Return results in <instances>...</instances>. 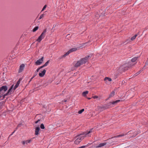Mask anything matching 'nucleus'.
Segmentation results:
<instances>
[{
  "label": "nucleus",
  "mask_w": 148,
  "mask_h": 148,
  "mask_svg": "<svg viewBox=\"0 0 148 148\" xmlns=\"http://www.w3.org/2000/svg\"><path fill=\"white\" fill-rule=\"evenodd\" d=\"M25 65L24 64H22L20 66V68L19 70V72H21L24 70Z\"/></svg>",
  "instance_id": "nucleus-7"
},
{
  "label": "nucleus",
  "mask_w": 148,
  "mask_h": 148,
  "mask_svg": "<svg viewBox=\"0 0 148 148\" xmlns=\"http://www.w3.org/2000/svg\"><path fill=\"white\" fill-rule=\"evenodd\" d=\"M104 80L106 82H107V81L111 82L112 81V79L108 77H106L104 79Z\"/></svg>",
  "instance_id": "nucleus-13"
},
{
  "label": "nucleus",
  "mask_w": 148,
  "mask_h": 148,
  "mask_svg": "<svg viewBox=\"0 0 148 148\" xmlns=\"http://www.w3.org/2000/svg\"><path fill=\"white\" fill-rule=\"evenodd\" d=\"M100 16L98 14H96V17H97V19H98L99 18Z\"/></svg>",
  "instance_id": "nucleus-34"
},
{
  "label": "nucleus",
  "mask_w": 148,
  "mask_h": 148,
  "mask_svg": "<svg viewBox=\"0 0 148 148\" xmlns=\"http://www.w3.org/2000/svg\"><path fill=\"white\" fill-rule=\"evenodd\" d=\"M46 72V70L45 69H44L43 71L41 72V73H39V76L41 77H43L45 75Z\"/></svg>",
  "instance_id": "nucleus-8"
},
{
  "label": "nucleus",
  "mask_w": 148,
  "mask_h": 148,
  "mask_svg": "<svg viewBox=\"0 0 148 148\" xmlns=\"http://www.w3.org/2000/svg\"><path fill=\"white\" fill-rule=\"evenodd\" d=\"M21 125V124H19L18 125V127H20V126Z\"/></svg>",
  "instance_id": "nucleus-42"
},
{
  "label": "nucleus",
  "mask_w": 148,
  "mask_h": 148,
  "mask_svg": "<svg viewBox=\"0 0 148 148\" xmlns=\"http://www.w3.org/2000/svg\"><path fill=\"white\" fill-rule=\"evenodd\" d=\"M141 70L140 71H139V72H138L137 73H136L135 74V76H137V75H138L141 72Z\"/></svg>",
  "instance_id": "nucleus-32"
},
{
  "label": "nucleus",
  "mask_w": 148,
  "mask_h": 148,
  "mask_svg": "<svg viewBox=\"0 0 148 148\" xmlns=\"http://www.w3.org/2000/svg\"><path fill=\"white\" fill-rule=\"evenodd\" d=\"M92 98H93L94 99H97L98 98L99 100H100V98L98 96H93L92 97Z\"/></svg>",
  "instance_id": "nucleus-25"
},
{
  "label": "nucleus",
  "mask_w": 148,
  "mask_h": 148,
  "mask_svg": "<svg viewBox=\"0 0 148 148\" xmlns=\"http://www.w3.org/2000/svg\"><path fill=\"white\" fill-rule=\"evenodd\" d=\"M43 60L44 57H42L40 59L37 60V61L35 63V64L37 65H40L43 62Z\"/></svg>",
  "instance_id": "nucleus-5"
},
{
  "label": "nucleus",
  "mask_w": 148,
  "mask_h": 148,
  "mask_svg": "<svg viewBox=\"0 0 148 148\" xmlns=\"http://www.w3.org/2000/svg\"><path fill=\"white\" fill-rule=\"evenodd\" d=\"M106 144V143H100L98 145L96 146V147H101L105 146Z\"/></svg>",
  "instance_id": "nucleus-9"
},
{
  "label": "nucleus",
  "mask_w": 148,
  "mask_h": 148,
  "mask_svg": "<svg viewBox=\"0 0 148 148\" xmlns=\"http://www.w3.org/2000/svg\"><path fill=\"white\" fill-rule=\"evenodd\" d=\"M39 27L38 26L35 27L32 30V31L33 32L36 31L38 29Z\"/></svg>",
  "instance_id": "nucleus-17"
},
{
  "label": "nucleus",
  "mask_w": 148,
  "mask_h": 148,
  "mask_svg": "<svg viewBox=\"0 0 148 148\" xmlns=\"http://www.w3.org/2000/svg\"><path fill=\"white\" fill-rule=\"evenodd\" d=\"M138 59V57H135L133 58H132V60L131 61L132 62H134L135 61Z\"/></svg>",
  "instance_id": "nucleus-19"
},
{
  "label": "nucleus",
  "mask_w": 148,
  "mask_h": 148,
  "mask_svg": "<svg viewBox=\"0 0 148 148\" xmlns=\"http://www.w3.org/2000/svg\"><path fill=\"white\" fill-rule=\"evenodd\" d=\"M40 68H38L37 70H36V72H37L38 73V72L39 70L40 69Z\"/></svg>",
  "instance_id": "nucleus-36"
},
{
  "label": "nucleus",
  "mask_w": 148,
  "mask_h": 148,
  "mask_svg": "<svg viewBox=\"0 0 148 148\" xmlns=\"http://www.w3.org/2000/svg\"><path fill=\"white\" fill-rule=\"evenodd\" d=\"M145 67V66H144L143 68H144Z\"/></svg>",
  "instance_id": "nucleus-47"
},
{
  "label": "nucleus",
  "mask_w": 148,
  "mask_h": 148,
  "mask_svg": "<svg viewBox=\"0 0 148 148\" xmlns=\"http://www.w3.org/2000/svg\"><path fill=\"white\" fill-rule=\"evenodd\" d=\"M124 135H125L124 134H120V135H117V136H115L114 137V138H116L119 137H120L124 136Z\"/></svg>",
  "instance_id": "nucleus-22"
},
{
  "label": "nucleus",
  "mask_w": 148,
  "mask_h": 148,
  "mask_svg": "<svg viewBox=\"0 0 148 148\" xmlns=\"http://www.w3.org/2000/svg\"><path fill=\"white\" fill-rule=\"evenodd\" d=\"M31 141V140H28L25 141H23L22 142V143L23 145L27 144L28 143H29Z\"/></svg>",
  "instance_id": "nucleus-10"
},
{
  "label": "nucleus",
  "mask_w": 148,
  "mask_h": 148,
  "mask_svg": "<svg viewBox=\"0 0 148 148\" xmlns=\"http://www.w3.org/2000/svg\"><path fill=\"white\" fill-rule=\"evenodd\" d=\"M45 67V66L44 65H43L40 66L39 68H40V69H41V68H43V67Z\"/></svg>",
  "instance_id": "nucleus-37"
},
{
  "label": "nucleus",
  "mask_w": 148,
  "mask_h": 148,
  "mask_svg": "<svg viewBox=\"0 0 148 148\" xmlns=\"http://www.w3.org/2000/svg\"><path fill=\"white\" fill-rule=\"evenodd\" d=\"M40 121V120H38V121H36V122H35V123H38V122Z\"/></svg>",
  "instance_id": "nucleus-40"
},
{
  "label": "nucleus",
  "mask_w": 148,
  "mask_h": 148,
  "mask_svg": "<svg viewBox=\"0 0 148 148\" xmlns=\"http://www.w3.org/2000/svg\"><path fill=\"white\" fill-rule=\"evenodd\" d=\"M77 50V48H74L71 49L70 50H69L71 52H72L74 51H76Z\"/></svg>",
  "instance_id": "nucleus-16"
},
{
  "label": "nucleus",
  "mask_w": 148,
  "mask_h": 148,
  "mask_svg": "<svg viewBox=\"0 0 148 148\" xmlns=\"http://www.w3.org/2000/svg\"><path fill=\"white\" fill-rule=\"evenodd\" d=\"M135 132V131H129L128 133H129V132H130V134H132V133H134Z\"/></svg>",
  "instance_id": "nucleus-35"
},
{
  "label": "nucleus",
  "mask_w": 148,
  "mask_h": 148,
  "mask_svg": "<svg viewBox=\"0 0 148 148\" xmlns=\"http://www.w3.org/2000/svg\"><path fill=\"white\" fill-rule=\"evenodd\" d=\"M84 109H82L81 110L78 111V113H79V114H81L83 112H84Z\"/></svg>",
  "instance_id": "nucleus-24"
},
{
  "label": "nucleus",
  "mask_w": 148,
  "mask_h": 148,
  "mask_svg": "<svg viewBox=\"0 0 148 148\" xmlns=\"http://www.w3.org/2000/svg\"><path fill=\"white\" fill-rule=\"evenodd\" d=\"M40 130L39 127H37L36 128L35 130V134L36 135H38V132Z\"/></svg>",
  "instance_id": "nucleus-11"
},
{
  "label": "nucleus",
  "mask_w": 148,
  "mask_h": 148,
  "mask_svg": "<svg viewBox=\"0 0 148 148\" xmlns=\"http://www.w3.org/2000/svg\"><path fill=\"white\" fill-rule=\"evenodd\" d=\"M71 53V52L69 50L65 54H64V55H63V56H62V57H65V56H67Z\"/></svg>",
  "instance_id": "nucleus-20"
},
{
  "label": "nucleus",
  "mask_w": 148,
  "mask_h": 148,
  "mask_svg": "<svg viewBox=\"0 0 148 148\" xmlns=\"http://www.w3.org/2000/svg\"><path fill=\"white\" fill-rule=\"evenodd\" d=\"M120 101V100H116L115 101H113L112 102H110V105H111V104L116 105L117 103H118V102H119Z\"/></svg>",
  "instance_id": "nucleus-12"
},
{
  "label": "nucleus",
  "mask_w": 148,
  "mask_h": 148,
  "mask_svg": "<svg viewBox=\"0 0 148 148\" xmlns=\"http://www.w3.org/2000/svg\"><path fill=\"white\" fill-rule=\"evenodd\" d=\"M34 77V76H33V77H32V78H31L30 80V81H29V82H30V81L32 80V79H33V78Z\"/></svg>",
  "instance_id": "nucleus-41"
},
{
  "label": "nucleus",
  "mask_w": 148,
  "mask_h": 148,
  "mask_svg": "<svg viewBox=\"0 0 148 148\" xmlns=\"http://www.w3.org/2000/svg\"><path fill=\"white\" fill-rule=\"evenodd\" d=\"M38 74V72L35 71L34 75V77H35V76H36Z\"/></svg>",
  "instance_id": "nucleus-33"
},
{
  "label": "nucleus",
  "mask_w": 148,
  "mask_h": 148,
  "mask_svg": "<svg viewBox=\"0 0 148 148\" xmlns=\"http://www.w3.org/2000/svg\"><path fill=\"white\" fill-rule=\"evenodd\" d=\"M40 127L42 129H45V127L44 124L43 123H42L41 124Z\"/></svg>",
  "instance_id": "nucleus-26"
},
{
  "label": "nucleus",
  "mask_w": 148,
  "mask_h": 148,
  "mask_svg": "<svg viewBox=\"0 0 148 148\" xmlns=\"http://www.w3.org/2000/svg\"><path fill=\"white\" fill-rule=\"evenodd\" d=\"M42 38H38L36 40L38 42H40L42 40Z\"/></svg>",
  "instance_id": "nucleus-28"
},
{
  "label": "nucleus",
  "mask_w": 148,
  "mask_h": 148,
  "mask_svg": "<svg viewBox=\"0 0 148 148\" xmlns=\"http://www.w3.org/2000/svg\"><path fill=\"white\" fill-rule=\"evenodd\" d=\"M51 33L50 29L46 28L44 30L41 35L39 37H44L45 36H49Z\"/></svg>",
  "instance_id": "nucleus-4"
},
{
  "label": "nucleus",
  "mask_w": 148,
  "mask_h": 148,
  "mask_svg": "<svg viewBox=\"0 0 148 148\" xmlns=\"http://www.w3.org/2000/svg\"><path fill=\"white\" fill-rule=\"evenodd\" d=\"M90 57V56H88L78 61L75 65V67H77L85 63L88 61L89 58Z\"/></svg>",
  "instance_id": "nucleus-3"
},
{
  "label": "nucleus",
  "mask_w": 148,
  "mask_h": 148,
  "mask_svg": "<svg viewBox=\"0 0 148 148\" xmlns=\"http://www.w3.org/2000/svg\"><path fill=\"white\" fill-rule=\"evenodd\" d=\"M148 63H147V62H146V65H147Z\"/></svg>",
  "instance_id": "nucleus-46"
},
{
  "label": "nucleus",
  "mask_w": 148,
  "mask_h": 148,
  "mask_svg": "<svg viewBox=\"0 0 148 148\" xmlns=\"http://www.w3.org/2000/svg\"><path fill=\"white\" fill-rule=\"evenodd\" d=\"M20 80L18 81L16 85H15L14 87L13 88V85H12V86H11V88H10V92L12 90H14L15 89H16L18 87V85L20 84Z\"/></svg>",
  "instance_id": "nucleus-6"
},
{
  "label": "nucleus",
  "mask_w": 148,
  "mask_h": 148,
  "mask_svg": "<svg viewBox=\"0 0 148 148\" xmlns=\"http://www.w3.org/2000/svg\"><path fill=\"white\" fill-rule=\"evenodd\" d=\"M4 102L3 101H1L0 102V106L1 107L3 104Z\"/></svg>",
  "instance_id": "nucleus-31"
},
{
  "label": "nucleus",
  "mask_w": 148,
  "mask_h": 148,
  "mask_svg": "<svg viewBox=\"0 0 148 148\" xmlns=\"http://www.w3.org/2000/svg\"><path fill=\"white\" fill-rule=\"evenodd\" d=\"M69 35V34L67 35V36H68Z\"/></svg>",
  "instance_id": "nucleus-48"
},
{
  "label": "nucleus",
  "mask_w": 148,
  "mask_h": 148,
  "mask_svg": "<svg viewBox=\"0 0 148 148\" xmlns=\"http://www.w3.org/2000/svg\"><path fill=\"white\" fill-rule=\"evenodd\" d=\"M14 131H14V132H13L11 134V135H12L14 133Z\"/></svg>",
  "instance_id": "nucleus-43"
},
{
  "label": "nucleus",
  "mask_w": 148,
  "mask_h": 148,
  "mask_svg": "<svg viewBox=\"0 0 148 148\" xmlns=\"http://www.w3.org/2000/svg\"><path fill=\"white\" fill-rule=\"evenodd\" d=\"M115 92L114 91H113L112 92H111L110 95H109V98H111L112 97H113L114 95Z\"/></svg>",
  "instance_id": "nucleus-14"
},
{
  "label": "nucleus",
  "mask_w": 148,
  "mask_h": 148,
  "mask_svg": "<svg viewBox=\"0 0 148 148\" xmlns=\"http://www.w3.org/2000/svg\"><path fill=\"white\" fill-rule=\"evenodd\" d=\"M88 99H91V98H88Z\"/></svg>",
  "instance_id": "nucleus-45"
},
{
  "label": "nucleus",
  "mask_w": 148,
  "mask_h": 148,
  "mask_svg": "<svg viewBox=\"0 0 148 148\" xmlns=\"http://www.w3.org/2000/svg\"><path fill=\"white\" fill-rule=\"evenodd\" d=\"M46 7H47V5H45L43 7L42 10V11H43L44 10H45V9L46 8Z\"/></svg>",
  "instance_id": "nucleus-30"
},
{
  "label": "nucleus",
  "mask_w": 148,
  "mask_h": 148,
  "mask_svg": "<svg viewBox=\"0 0 148 148\" xmlns=\"http://www.w3.org/2000/svg\"><path fill=\"white\" fill-rule=\"evenodd\" d=\"M138 36V34H136L133 37H136V36Z\"/></svg>",
  "instance_id": "nucleus-39"
},
{
  "label": "nucleus",
  "mask_w": 148,
  "mask_h": 148,
  "mask_svg": "<svg viewBox=\"0 0 148 148\" xmlns=\"http://www.w3.org/2000/svg\"><path fill=\"white\" fill-rule=\"evenodd\" d=\"M71 53V52L69 50L65 54H64V55H63V56H62V57H65V56H67Z\"/></svg>",
  "instance_id": "nucleus-21"
},
{
  "label": "nucleus",
  "mask_w": 148,
  "mask_h": 148,
  "mask_svg": "<svg viewBox=\"0 0 148 148\" xmlns=\"http://www.w3.org/2000/svg\"><path fill=\"white\" fill-rule=\"evenodd\" d=\"M135 38H131V40H134L135 39Z\"/></svg>",
  "instance_id": "nucleus-38"
},
{
  "label": "nucleus",
  "mask_w": 148,
  "mask_h": 148,
  "mask_svg": "<svg viewBox=\"0 0 148 148\" xmlns=\"http://www.w3.org/2000/svg\"><path fill=\"white\" fill-rule=\"evenodd\" d=\"M92 129H91L87 132H85L76 136L74 138L75 144L78 145L85 137L90 136L88 134L92 132Z\"/></svg>",
  "instance_id": "nucleus-1"
},
{
  "label": "nucleus",
  "mask_w": 148,
  "mask_h": 148,
  "mask_svg": "<svg viewBox=\"0 0 148 148\" xmlns=\"http://www.w3.org/2000/svg\"><path fill=\"white\" fill-rule=\"evenodd\" d=\"M14 131H14V132H13L11 134V135H12L14 133Z\"/></svg>",
  "instance_id": "nucleus-44"
},
{
  "label": "nucleus",
  "mask_w": 148,
  "mask_h": 148,
  "mask_svg": "<svg viewBox=\"0 0 148 148\" xmlns=\"http://www.w3.org/2000/svg\"><path fill=\"white\" fill-rule=\"evenodd\" d=\"M120 69H122V71H125V70H127V68H125L124 67V66H121L120 67Z\"/></svg>",
  "instance_id": "nucleus-18"
},
{
  "label": "nucleus",
  "mask_w": 148,
  "mask_h": 148,
  "mask_svg": "<svg viewBox=\"0 0 148 148\" xmlns=\"http://www.w3.org/2000/svg\"><path fill=\"white\" fill-rule=\"evenodd\" d=\"M49 62V60H48L44 64L45 66L47 65Z\"/></svg>",
  "instance_id": "nucleus-29"
},
{
  "label": "nucleus",
  "mask_w": 148,
  "mask_h": 148,
  "mask_svg": "<svg viewBox=\"0 0 148 148\" xmlns=\"http://www.w3.org/2000/svg\"><path fill=\"white\" fill-rule=\"evenodd\" d=\"M137 134H136L132 136H131V137H135L137 134H139V133L140 132V131H137Z\"/></svg>",
  "instance_id": "nucleus-23"
},
{
  "label": "nucleus",
  "mask_w": 148,
  "mask_h": 148,
  "mask_svg": "<svg viewBox=\"0 0 148 148\" xmlns=\"http://www.w3.org/2000/svg\"><path fill=\"white\" fill-rule=\"evenodd\" d=\"M44 15L45 14H41L38 20H39L41 19L42 17H44Z\"/></svg>",
  "instance_id": "nucleus-27"
},
{
  "label": "nucleus",
  "mask_w": 148,
  "mask_h": 148,
  "mask_svg": "<svg viewBox=\"0 0 148 148\" xmlns=\"http://www.w3.org/2000/svg\"><path fill=\"white\" fill-rule=\"evenodd\" d=\"M8 89L7 87L6 86H1L0 88V98L3 97V98L5 97L8 95V93L9 92V89L8 90L7 93L4 94Z\"/></svg>",
  "instance_id": "nucleus-2"
},
{
  "label": "nucleus",
  "mask_w": 148,
  "mask_h": 148,
  "mask_svg": "<svg viewBox=\"0 0 148 148\" xmlns=\"http://www.w3.org/2000/svg\"><path fill=\"white\" fill-rule=\"evenodd\" d=\"M88 91H86L84 92H82V95L83 96L85 97L86 95L87 94H88Z\"/></svg>",
  "instance_id": "nucleus-15"
}]
</instances>
